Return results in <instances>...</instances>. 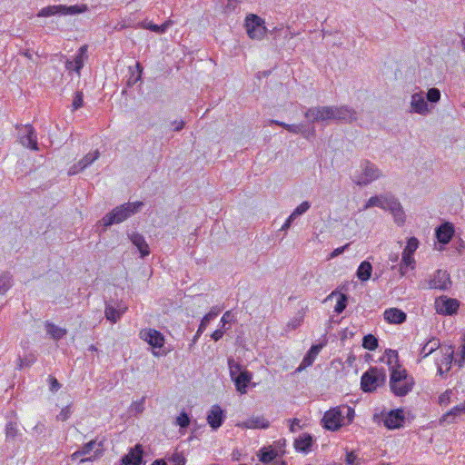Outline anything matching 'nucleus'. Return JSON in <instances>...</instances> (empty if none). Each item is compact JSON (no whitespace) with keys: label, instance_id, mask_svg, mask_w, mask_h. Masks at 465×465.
<instances>
[{"label":"nucleus","instance_id":"1a4fd4ad","mask_svg":"<svg viewBox=\"0 0 465 465\" xmlns=\"http://www.w3.org/2000/svg\"><path fill=\"white\" fill-rule=\"evenodd\" d=\"M432 110L433 105H430V104H428L422 91H419L411 94L410 101V112L426 116L430 114Z\"/></svg>","mask_w":465,"mask_h":465},{"label":"nucleus","instance_id":"5701e85b","mask_svg":"<svg viewBox=\"0 0 465 465\" xmlns=\"http://www.w3.org/2000/svg\"><path fill=\"white\" fill-rule=\"evenodd\" d=\"M285 129L290 133L295 134H302L306 140H312L316 135L315 128L307 129L303 124H288L285 125Z\"/></svg>","mask_w":465,"mask_h":465},{"label":"nucleus","instance_id":"69168bd1","mask_svg":"<svg viewBox=\"0 0 465 465\" xmlns=\"http://www.w3.org/2000/svg\"><path fill=\"white\" fill-rule=\"evenodd\" d=\"M84 170V168L83 167L82 164H80V162L78 161L76 163L73 164L70 167L68 174L69 175H74V174H77V173H79L80 172H82Z\"/></svg>","mask_w":465,"mask_h":465},{"label":"nucleus","instance_id":"052dcab7","mask_svg":"<svg viewBox=\"0 0 465 465\" xmlns=\"http://www.w3.org/2000/svg\"><path fill=\"white\" fill-rule=\"evenodd\" d=\"M71 414H72V406L67 405L61 410L60 413L57 415L56 418L59 420L65 421L66 420H68L70 418Z\"/></svg>","mask_w":465,"mask_h":465},{"label":"nucleus","instance_id":"de8ad7c7","mask_svg":"<svg viewBox=\"0 0 465 465\" xmlns=\"http://www.w3.org/2000/svg\"><path fill=\"white\" fill-rule=\"evenodd\" d=\"M362 347L369 351H374L378 347V340L372 334H368L363 337Z\"/></svg>","mask_w":465,"mask_h":465},{"label":"nucleus","instance_id":"4468645a","mask_svg":"<svg viewBox=\"0 0 465 465\" xmlns=\"http://www.w3.org/2000/svg\"><path fill=\"white\" fill-rule=\"evenodd\" d=\"M205 420L213 430H217L226 420V411L219 405H213L207 411Z\"/></svg>","mask_w":465,"mask_h":465},{"label":"nucleus","instance_id":"09e8293b","mask_svg":"<svg viewBox=\"0 0 465 465\" xmlns=\"http://www.w3.org/2000/svg\"><path fill=\"white\" fill-rule=\"evenodd\" d=\"M241 0H224L223 12L225 14L236 13L239 11Z\"/></svg>","mask_w":465,"mask_h":465},{"label":"nucleus","instance_id":"f704fd0d","mask_svg":"<svg viewBox=\"0 0 465 465\" xmlns=\"http://www.w3.org/2000/svg\"><path fill=\"white\" fill-rule=\"evenodd\" d=\"M371 272H372L371 264L367 261H363L359 265L357 272H356V275L361 282H366L371 278Z\"/></svg>","mask_w":465,"mask_h":465},{"label":"nucleus","instance_id":"412c9836","mask_svg":"<svg viewBox=\"0 0 465 465\" xmlns=\"http://www.w3.org/2000/svg\"><path fill=\"white\" fill-rule=\"evenodd\" d=\"M322 348H323V344L312 345L311 347V349L308 351V352L305 354V356L303 357L300 366L297 368L296 371H302L304 369L311 366L314 362L316 357L318 356V354L320 353V351H322Z\"/></svg>","mask_w":465,"mask_h":465},{"label":"nucleus","instance_id":"9b49d317","mask_svg":"<svg viewBox=\"0 0 465 465\" xmlns=\"http://www.w3.org/2000/svg\"><path fill=\"white\" fill-rule=\"evenodd\" d=\"M21 144L33 151H38V142L35 129L31 124H26L18 131Z\"/></svg>","mask_w":465,"mask_h":465},{"label":"nucleus","instance_id":"e433bc0d","mask_svg":"<svg viewBox=\"0 0 465 465\" xmlns=\"http://www.w3.org/2000/svg\"><path fill=\"white\" fill-rule=\"evenodd\" d=\"M13 286V276L9 272L0 274V293L5 294Z\"/></svg>","mask_w":465,"mask_h":465},{"label":"nucleus","instance_id":"a18cd8bd","mask_svg":"<svg viewBox=\"0 0 465 465\" xmlns=\"http://www.w3.org/2000/svg\"><path fill=\"white\" fill-rule=\"evenodd\" d=\"M99 157H100V152H99V150H95L93 153H88L79 162H80V164H82L83 167L85 169V168L89 167Z\"/></svg>","mask_w":465,"mask_h":465},{"label":"nucleus","instance_id":"0e129e2a","mask_svg":"<svg viewBox=\"0 0 465 465\" xmlns=\"http://www.w3.org/2000/svg\"><path fill=\"white\" fill-rule=\"evenodd\" d=\"M451 394H452V391L450 390H448V391H444L442 394H440L439 397L440 404H441V405L448 404L450 401Z\"/></svg>","mask_w":465,"mask_h":465},{"label":"nucleus","instance_id":"7ed1b4c3","mask_svg":"<svg viewBox=\"0 0 465 465\" xmlns=\"http://www.w3.org/2000/svg\"><path fill=\"white\" fill-rule=\"evenodd\" d=\"M414 379L408 374L406 369H397L390 375V388L397 397L406 396L414 386Z\"/></svg>","mask_w":465,"mask_h":465},{"label":"nucleus","instance_id":"774afa93","mask_svg":"<svg viewBox=\"0 0 465 465\" xmlns=\"http://www.w3.org/2000/svg\"><path fill=\"white\" fill-rule=\"evenodd\" d=\"M350 246V243H347L343 246H341V247H338L336 249H334L331 253L330 254V259H333L337 256H339L340 254L343 253L344 251Z\"/></svg>","mask_w":465,"mask_h":465},{"label":"nucleus","instance_id":"473e14b6","mask_svg":"<svg viewBox=\"0 0 465 465\" xmlns=\"http://www.w3.org/2000/svg\"><path fill=\"white\" fill-rule=\"evenodd\" d=\"M129 77L126 81L127 87H133L135 84H137L141 78L143 74V66L137 62L135 64V70L132 67H129Z\"/></svg>","mask_w":465,"mask_h":465},{"label":"nucleus","instance_id":"5fc2aeb1","mask_svg":"<svg viewBox=\"0 0 465 465\" xmlns=\"http://www.w3.org/2000/svg\"><path fill=\"white\" fill-rule=\"evenodd\" d=\"M311 207V203L308 201L302 202L299 204L291 213L294 218L305 213Z\"/></svg>","mask_w":465,"mask_h":465},{"label":"nucleus","instance_id":"f03ea898","mask_svg":"<svg viewBox=\"0 0 465 465\" xmlns=\"http://www.w3.org/2000/svg\"><path fill=\"white\" fill-rule=\"evenodd\" d=\"M144 203L142 201L128 202L116 206L107 213L99 222L98 227H102L100 232H104L110 226L121 223L131 216L141 212Z\"/></svg>","mask_w":465,"mask_h":465},{"label":"nucleus","instance_id":"dca6fc26","mask_svg":"<svg viewBox=\"0 0 465 465\" xmlns=\"http://www.w3.org/2000/svg\"><path fill=\"white\" fill-rule=\"evenodd\" d=\"M126 307L116 302L113 304L110 302H105V318L112 323H116L126 311Z\"/></svg>","mask_w":465,"mask_h":465},{"label":"nucleus","instance_id":"aec40b11","mask_svg":"<svg viewBox=\"0 0 465 465\" xmlns=\"http://www.w3.org/2000/svg\"><path fill=\"white\" fill-rule=\"evenodd\" d=\"M128 238L131 242L137 248L142 258H144L150 254V248L143 235L139 232H133L128 234Z\"/></svg>","mask_w":465,"mask_h":465},{"label":"nucleus","instance_id":"f8f14e48","mask_svg":"<svg viewBox=\"0 0 465 465\" xmlns=\"http://www.w3.org/2000/svg\"><path fill=\"white\" fill-rule=\"evenodd\" d=\"M435 310L441 315H452L456 313L460 307L458 300L447 296H440L435 300Z\"/></svg>","mask_w":465,"mask_h":465},{"label":"nucleus","instance_id":"6ab92c4d","mask_svg":"<svg viewBox=\"0 0 465 465\" xmlns=\"http://www.w3.org/2000/svg\"><path fill=\"white\" fill-rule=\"evenodd\" d=\"M384 424L389 429H398L402 426L404 422V413L402 410L391 411L384 417Z\"/></svg>","mask_w":465,"mask_h":465},{"label":"nucleus","instance_id":"f257e3e1","mask_svg":"<svg viewBox=\"0 0 465 465\" xmlns=\"http://www.w3.org/2000/svg\"><path fill=\"white\" fill-rule=\"evenodd\" d=\"M304 116L312 123L352 122L356 119V112L348 106H314L309 108Z\"/></svg>","mask_w":465,"mask_h":465},{"label":"nucleus","instance_id":"20e7f679","mask_svg":"<svg viewBox=\"0 0 465 465\" xmlns=\"http://www.w3.org/2000/svg\"><path fill=\"white\" fill-rule=\"evenodd\" d=\"M386 381V373L383 369L370 368L361 379V386L365 392H371L382 385Z\"/></svg>","mask_w":465,"mask_h":465},{"label":"nucleus","instance_id":"680f3d73","mask_svg":"<svg viewBox=\"0 0 465 465\" xmlns=\"http://www.w3.org/2000/svg\"><path fill=\"white\" fill-rule=\"evenodd\" d=\"M46 428L45 425L42 422H38L34 428H33V434L36 437L39 436H45Z\"/></svg>","mask_w":465,"mask_h":465},{"label":"nucleus","instance_id":"58836bf2","mask_svg":"<svg viewBox=\"0 0 465 465\" xmlns=\"http://www.w3.org/2000/svg\"><path fill=\"white\" fill-rule=\"evenodd\" d=\"M56 15H61V5L45 6L38 12L37 16L48 17Z\"/></svg>","mask_w":465,"mask_h":465},{"label":"nucleus","instance_id":"7c9ffc66","mask_svg":"<svg viewBox=\"0 0 465 465\" xmlns=\"http://www.w3.org/2000/svg\"><path fill=\"white\" fill-rule=\"evenodd\" d=\"M312 443V436L307 433H303L295 440L294 446L298 451L307 452L310 450Z\"/></svg>","mask_w":465,"mask_h":465},{"label":"nucleus","instance_id":"ddd939ff","mask_svg":"<svg viewBox=\"0 0 465 465\" xmlns=\"http://www.w3.org/2000/svg\"><path fill=\"white\" fill-rule=\"evenodd\" d=\"M322 422L329 430L335 431L339 430L344 424L340 406L326 411L322 418Z\"/></svg>","mask_w":465,"mask_h":465},{"label":"nucleus","instance_id":"603ef678","mask_svg":"<svg viewBox=\"0 0 465 465\" xmlns=\"http://www.w3.org/2000/svg\"><path fill=\"white\" fill-rule=\"evenodd\" d=\"M190 421L191 419L189 414L183 411L176 418L175 424L179 426L181 429H185L190 425Z\"/></svg>","mask_w":465,"mask_h":465},{"label":"nucleus","instance_id":"393cba45","mask_svg":"<svg viewBox=\"0 0 465 465\" xmlns=\"http://www.w3.org/2000/svg\"><path fill=\"white\" fill-rule=\"evenodd\" d=\"M384 319L389 323L401 324L406 321V313L397 308H390L384 312Z\"/></svg>","mask_w":465,"mask_h":465},{"label":"nucleus","instance_id":"a19ab883","mask_svg":"<svg viewBox=\"0 0 465 465\" xmlns=\"http://www.w3.org/2000/svg\"><path fill=\"white\" fill-rule=\"evenodd\" d=\"M104 440L97 441L95 450H94V455L87 457V458L81 459L80 463H84L87 461H94V460L99 459L100 457H102L104 455Z\"/></svg>","mask_w":465,"mask_h":465},{"label":"nucleus","instance_id":"423d86ee","mask_svg":"<svg viewBox=\"0 0 465 465\" xmlns=\"http://www.w3.org/2000/svg\"><path fill=\"white\" fill-rule=\"evenodd\" d=\"M360 168L361 173L355 179V183L360 186H366L382 176V172L378 166L368 160L362 161Z\"/></svg>","mask_w":465,"mask_h":465},{"label":"nucleus","instance_id":"3c124183","mask_svg":"<svg viewBox=\"0 0 465 465\" xmlns=\"http://www.w3.org/2000/svg\"><path fill=\"white\" fill-rule=\"evenodd\" d=\"M391 215L393 216V220L395 223H397L399 226H402L405 223V213L403 211V208L401 205H399L392 213Z\"/></svg>","mask_w":465,"mask_h":465},{"label":"nucleus","instance_id":"a878e982","mask_svg":"<svg viewBox=\"0 0 465 465\" xmlns=\"http://www.w3.org/2000/svg\"><path fill=\"white\" fill-rule=\"evenodd\" d=\"M252 378V373L249 372L247 370L243 371L242 374H239V376L235 377L232 381L235 384L236 390L242 394L246 393L248 384L251 381Z\"/></svg>","mask_w":465,"mask_h":465},{"label":"nucleus","instance_id":"c9c22d12","mask_svg":"<svg viewBox=\"0 0 465 465\" xmlns=\"http://www.w3.org/2000/svg\"><path fill=\"white\" fill-rule=\"evenodd\" d=\"M88 10L86 5H61V15H74L84 13Z\"/></svg>","mask_w":465,"mask_h":465},{"label":"nucleus","instance_id":"c756f323","mask_svg":"<svg viewBox=\"0 0 465 465\" xmlns=\"http://www.w3.org/2000/svg\"><path fill=\"white\" fill-rule=\"evenodd\" d=\"M269 425V420L262 416L252 417L243 422V426L247 429H266Z\"/></svg>","mask_w":465,"mask_h":465},{"label":"nucleus","instance_id":"2eb2a0df","mask_svg":"<svg viewBox=\"0 0 465 465\" xmlns=\"http://www.w3.org/2000/svg\"><path fill=\"white\" fill-rule=\"evenodd\" d=\"M419 241L415 237H411L408 240L407 245L402 252V259L401 262V272L405 274L406 270L409 266L414 263L413 253L417 250Z\"/></svg>","mask_w":465,"mask_h":465},{"label":"nucleus","instance_id":"37998d69","mask_svg":"<svg viewBox=\"0 0 465 465\" xmlns=\"http://www.w3.org/2000/svg\"><path fill=\"white\" fill-rule=\"evenodd\" d=\"M36 361L35 356L33 353L25 355L24 357L18 356L17 358V368L19 370L32 366Z\"/></svg>","mask_w":465,"mask_h":465},{"label":"nucleus","instance_id":"a211bd4d","mask_svg":"<svg viewBox=\"0 0 465 465\" xmlns=\"http://www.w3.org/2000/svg\"><path fill=\"white\" fill-rule=\"evenodd\" d=\"M453 234L454 226L449 222L440 224L435 231V235L438 241L442 244L449 243L453 237Z\"/></svg>","mask_w":465,"mask_h":465},{"label":"nucleus","instance_id":"b1692460","mask_svg":"<svg viewBox=\"0 0 465 465\" xmlns=\"http://www.w3.org/2000/svg\"><path fill=\"white\" fill-rule=\"evenodd\" d=\"M381 361L389 366L391 373L393 370L404 369L399 364V355L397 351L391 349L386 350L383 356L381 358Z\"/></svg>","mask_w":465,"mask_h":465},{"label":"nucleus","instance_id":"338daca9","mask_svg":"<svg viewBox=\"0 0 465 465\" xmlns=\"http://www.w3.org/2000/svg\"><path fill=\"white\" fill-rule=\"evenodd\" d=\"M173 22L171 19L166 20L164 23L159 25V35L165 34L167 30L173 25Z\"/></svg>","mask_w":465,"mask_h":465},{"label":"nucleus","instance_id":"0eeeda50","mask_svg":"<svg viewBox=\"0 0 465 465\" xmlns=\"http://www.w3.org/2000/svg\"><path fill=\"white\" fill-rule=\"evenodd\" d=\"M244 26L251 39L262 40L267 33L264 20L254 14H250L245 17Z\"/></svg>","mask_w":465,"mask_h":465},{"label":"nucleus","instance_id":"864d4df0","mask_svg":"<svg viewBox=\"0 0 465 465\" xmlns=\"http://www.w3.org/2000/svg\"><path fill=\"white\" fill-rule=\"evenodd\" d=\"M138 28L146 29L151 32L158 34L159 25L154 24L152 21L143 20L137 24Z\"/></svg>","mask_w":465,"mask_h":465},{"label":"nucleus","instance_id":"4be33fe9","mask_svg":"<svg viewBox=\"0 0 465 465\" xmlns=\"http://www.w3.org/2000/svg\"><path fill=\"white\" fill-rule=\"evenodd\" d=\"M440 352L442 356L440 359L436 360V365H442L447 370H450L454 357V347L452 345H444L440 349Z\"/></svg>","mask_w":465,"mask_h":465},{"label":"nucleus","instance_id":"6e6552de","mask_svg":"<svg viewBox=\"0 0 465 465\" xmlns=\"http://www.w3.org/2000/svg\"><path fill=\"white\" fill-rule=\"evenodd\" d=\"M140 338L146 341L152 347V352L154 356H160L163 352L160 350L164 344V336L163 333L154 329H143L140 331Z\"/></svg>","mask_w":465,"mask_h":465},{"label":"nucleus","instance_id":"79ce46f5","mask_svg":"<svg viewBox=\"0 0 465 465\" xmlns=\"http://www.w3.org/2000/svg\"><path fill=\"white\" fill-rule=\"evenodd\" d=\"M228 367L232 380H233L235 377L239 376V374H242L243 371H246L243 370L242 365L235 361L233 359L228 360Z\"/></svg>","mask_w":465,"mask_h":465},{"label":"nucleus","instance_id":"bf43d9fd","mask_svg":"<svg viewBox=\"0 0 465 465\" xmlns=\"http://www.w3.org/2000/svg\"><path fill=\"white\" fill-rule=\"evenodd\" d=\"M340 410L342 412L343 420L345 418L348 419V422H351L354 417V410L349 406H340Z\"/></svg>","mask_w":465,"mask_h":465},{"label":"nucleus","instance_id":"bb28decb","mask_svg":"<svg viewBox=\"0 0 465 465\" xmlns=\"http://www.w3.org/2000/svg\"><path fill=\"white\" fill-rule=\"evenodd\" d=\"M6 441H15L22 437L16 420H9L5 428Z\"/></svg>","mask_w":465,"mask_h":465},{"label":"nucleus","instance_id":"cd10ccee","mask_svg":"<svg viewBox=\"0 0 465 465\" xmlns=\"http://www.w3.org/2000/svg\"><path fill=\"white\" fill-rule=\"evenodd\" d=\"M440 347V340L432 337L429 339L421 347L420 356L421 359L428 357Z\"/></svg>","mask_w":465,"mask_h":465},{"label":"nucleus","instance_id":"72a5a7b5","mask_svg":"<svg viewBox=\"0 0 465 465\" xmlns=\"http://www.w3.org/2000/svg\"><path fill=\"white\" fill-rule=\"evenodd\" d=\"M278 455V452L272 447H264L260 450L258 457L259 460L264 464L271 463L273 461Z\"/></svg>","mask_w":465,"mask_h":465},{"label":"nucleus","instance_id":"e2e57ef3","mask_svg":"<svg viewBox=\"0 0 465 465\" xmlns=\"http://www.w3.org/2000/svg\"><path fill=\"white\" fill-rule=\"evenodd\" d=\"M49 390L52 392H56L61 387V383L57 381L55 377L49 376Z\"/></svg>","mask_w":465,"mask_h":465},{"label":"nucleus","instance_id":"ea45409f","mask_svg":"<svg viewBox=\"0 0 465 465\" xmlns=\"http://www.w3.org/2000/svg\"><path fill=\"white\" fill-rule=\"evenodd\" d=\"M386 193L380 194L371 197L364 205V210L371 208V207H379L383 208V202L385 201Z\"/></svg>","mask_w":465,"mask_h":465},{"label":"nucleus","instance_id":"6e6d98bb","mask_svg":"<svg viewBox=\"0 0 465 465\" xmlns=\"http://www.w3.org/2000/svg\"><path fill=\"white\" fill-rule=\"evenodd\" d=\"M83 105H84L83 92L77 91V92H75L74 99H73V103H72L73 109L72 110L76 111V110L80 109Z\"/></svg>","mask_w":465,"mask_h":465},{"label":"nucleus","instance_id":"9d476101","mask_svg":"<svg viewBox=\"0 0 465 465\" xmlns=\"http://www.w3.org/2000/svg\"><path fill=\"white\" fill-rule=\"evenodd\" d=\"M144 450L143 445L135 444L129 449L128 453L122 456L119 464L115 465H145Z\"/></svg>","mask_w":465,"mask_h":465},{"label":"nucleus","instance_id":"13d9d810","mask_svg":"<svg viewBox=\"0 0 465 465\" xmlns=\"http://www.w3.org/2000/svg\"><path fill=\"white\" fill-rule=\"evenodd\" d=\"M97 440H92L86 443H84L79 450L83 456L90 454L92 450H94L96 447Z\"/></svg>","mask_w":465,"mask_h":465},{"label":"nucleus","instance_id":"49530a36","mask_svg":"<svg viewBox=\"0 0 465 465\" xmlns=\"http://www.w3.org/2000/svg\"><path fill=\"white\" fill-rule=\"evenodd\" d=\"M304 312L300 311L295 316H293L287 323V329L292 331L297 329L303 322Z\"/></svg>","mask_w":465,"mask_h":465},{"label":"nucleus","instance_id":"4c0bfd02","mask_svg":"<svg viewBox=\"0 0 465 465\" xmlns=\"http://www.w3.org/2000/svg\"><path fill=\"white\" fill-rule=\"evenodd\" d=\"M399 205H401V203L394 195L386 193L385 201L383 202V210L389 211L391 213Z\"/></svg>","mask_w":465,"mask_h":465},{"label":"nucleus","instance_id":"c85d7f7f","mask_svg":"<svg viewBox=\"0 0 465 465\" xmlns=\"http://www.w3.org/2000/svg\"><path fill=\"white\" fill-rule=\"evenodd\" d=\"M465 414V401L451 408L446 414L442 416V420L447 422H453L456 418Z\"/></svg>","mask_w":465,"mask_h":465},{"label":"nucleus","instance_id":"8fccbe9b","mask_svg":"<svg viewBox=\"0 0 465 465\" xmlns=\"http://www.w3.org/2000/svg\"><path fill=\"white\" fill-rule=\"evenodd\" d=\"M145 397H142L141 400L134 401L129 409V412L132 415L141 414L144 411Z\"/></svg>","mask_w":465,"mask_h":465},{"label":"nucleus","instance_id":"39448f33","mask_svg":"<svg viewBox=\"0 0 465 465\" xmlns=\"http://www.w3.org/2000/svg\"><path fill=\"white\" fill-rule=\"evenodd\" d=\"M419 287L423 290L448 291L451 287V280L446 271L438 270L430 279L421 281Z\"/></svg>","mask_w":465,"mask_h":465},{"label":"nucleus","instance_id":"f3484780","mask_svg":"<svg viewBox=\"0 0 465 465\" xmlns=\"http://www.w3.org/2000/svg\"><path fill=\"white\" fill-rule=\"evenodd\" d=\"M87 49H88V46L86 45H82L78 49L74 60L66 62L65 68L67 70H74L79 74L84 65V59L87 58V55H86Z\"/></svg>","mask_w":465,"mask_h":465},{"label":"nucleus","instance_id":"2f4dec72","mask_svg":"<svg viewBox=\"0 0 465 465\" xmlns=\"http://www.w3.org/2000/svg\"><path fill=\"white\" fill-rule=\"evenodd\" d=\"M45 329L48 335L54 341H59L66 334V330L63 329L53 322H45Z\"/></svg>","mask_w":465,"mask_h":465},{"label":"nucleus","instance_id":"4d7b16f0","mask_svg":"<svg viewBox=\"0 0 465 465\" xmlns=\"http://www.w3.org/2000/svg\"><path fill=\"white\" fill-rule=\"evenodd\" d=\"M347 305V296L345 294H340L336 305L334 307V312L337 313H341Z\"/></svg>","mask_w":465,"mask_h":465},{"label":"nucleus","instance_id":"c03bdc74","mask_svg":"<svg viewBox=\"0 0 465 465\" xmlns=\"http://www.w3.org/2000/svg\"><path fill=\"white\" fill-rule=\"evenodd\" d=\"M440 91L435 87L430 88L425 94L426 101L430 105L437 104L440 100Z\"/></svg>","mask_w":465,"mask_h":465}]
</instances>
